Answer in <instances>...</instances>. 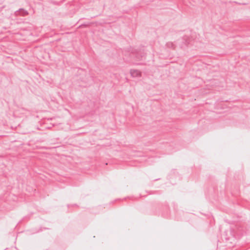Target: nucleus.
<instances>
[{"label": "nucleus", "instance_id": "1", "mask_svg": "<svg viewBox=\"0 0 250 250\" xmlns=\"http://www.w3.org/2000/svg\"><path fill=\"white\" fill-rule=\"evenodd\" d=\"M190 43V38L188 36H185L182 38L179 39L176 42V46L182 49H186Z\"/></svg>", "mask_w": 250, "mask_h": 250}, {"label": "nucleus", "instance_id": "2", "mask_svg": "<svg viewBox=\"0 0 250 250\" xmlns=\"http://www.w3.org/2000/svg\"><path fill=\"white\" fill-rule=\"evenodd\" d=\"M162 215L166 218H173L174 217L169 213V208L167 203H165L163 205L162 210Z\"/></svg>", "mask_w": 250, "mask_h": 250}, {"label": "nucleus", "instance_id": "3", "mask_svg": "<svg viewBox=\"0 0 250 250\" xmlns=\"http://www.w3.org/2000/svg\"><path fill=\"white\" fill-rule=\"evenodd\" d=\"M146 54L145 49L143 48L140 50H136L134 56L137 60H142L145 58Z\"/></svg>", "mask_w": 250, "mask_h": 250}, {"label": "nucleus", "instance_id": "4", "mask_svg": "<svg viewBox=\"0 0 250 250\" xmlns=\"http://www.w3.org/2000/svg\"><path fill=\"white\" fill-rule=\"evenodd\" d=\"M15 14L16 16H25L28 14V12L23 8H20L15 12Z\"/></svg>", "mask_w": 250, "mask_h": 250}, {"label": "nucleus", "instance_id": "5", "mask_svg": "<svg viewBox=\"0 0 250 250\" xmlns=\"http://www.w3.org/2000/svg\"><path fill=\"white\" fill-rule=\"evenodd\" d=\"M130 73L131 76L134 78H138L141 76V72L136 69H131Z\"/></svg>", "mask_w": 250, "mask_h": 250}, {"label": "nucleus", "instance_id": "6", "mask_svg": "<svg viewBox=\"0 0 250 250\" xmlns=\"http://www.w3.org/2000/svg\"><path fill=\"white\" fill-rule=\"evenodd\" d=\"M176 45V43L175 44L172 42H168L166 44V46H167V47L172 48L173 49L175 48Z\"/></svg>", "mask_w": 250, "mask_h": 250}, {"label": "nucleus", "instance_id": "7", "mask_svg": "<svg viewBox=\"0 0 250 250\" xmlns=\"http://www.w3.org/2000/svg\"><path fill=\"white\" fill-rule=\"evenodd\" d=\"M180 214V212H176V216H175V217L177 219H179V217L178 216V215Z\"/></svg>", "mask_w": 250, "mask_h": 250}, {"label": "nucleus", "instance_id": "8", "mask_svg": "<svg viewBox=\"0 0 250 250\" xmlns=\"http://www.w3.org/2000/svg\"><path fill=\"white\" fill-rule=\"evenodd\" d=\"M158 179H155V180H154V181H157V180H158Z\"/></svg>", "mask_w": 250, "mask_h": 250}]
</instances>
